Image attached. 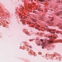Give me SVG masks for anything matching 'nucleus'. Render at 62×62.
<instances>
[{
    "mask_svg": "<svg viewBox=\"0 0 62 62\" xmlns=\"http://www.w3.org/2000/svg\"><path fill=\"white\" fill-rule=\"evenodd\" d=\"M48 42L49 43H53V41L49 40Z\"/></svg>",
    "mask_w": 62,
    "mask_h": 62,
    "instance_id": "1",
    "label": "nucleus"
},
{
    "mask_svg": "<svg viewBox=\"0 0 62 62\" xmlns=\"http://www.w3.org/2000/svg\"><path fill=\"white\" fill-rule=\"evenodd\" d=\"M49 32H52V31H53V30H48Z\"/></svg>",
    "mask_w": 62,
    "mask_h": 62,
    "instance_id": "2",
    "label": "nucleus"
},
{
    "mask_svg": "<svg viewBox=\"0 0 62 62\" xmlns=\"http://www.w3.org/2000/svg\"><path fill=\"white\" fill-rule=\"evenodd\" d=\"M56 15L57 16H59V14L57 13H56Z\"/></svg>",
    "mask_w": 62,
    "mask_h": 62,
    "instance_id": "3",
    "label": "nucleus"
},
{
    "mask_svg": "<svg viewBox=\"0 0 62 62\" xmlns=\"http://www.w3.org/2000/svg\"><path fill=\"white\" fill-rule=\"evenodd\" d=\"M40 2H43V0H38Z\"/></svg>",
    "mask_w": 62,
    "mask_h": 62,
    "instance_id": "4",
    "label": "nucleus"
},
{
    "mask_svg": "<svg viewBox=\"0 0 62 62\" xmlns=\"http://www.w3.org/2000/svg\"><path fill=\"white\" fill-rule=\"evenodd\" d=\"M42 43V44L41 45L43 46L44 45V43Z\"/></svg>",
    "mask_w": 62,
    "mask_h": 62,
    "instance_id": "5",
    "label": "nucleus"
},
{
    "mask_svg": "<svg viewBox=\"0 0 62 62\" xmlns=\"http://www.w3.org/2000/svg\"><path fill=\"white\" fill-rule=\"evenodd\" d=\"M50 20L51 22H52L54 20V19H51Z\"/></svg>",
    "mask_w": 62,
    "mask_h": 62,
    "instance_id": "6",
    "label": "nucleus"
},
{
    "mask_svg": "<svg viewBox=\"0 0 62 62\" xmlns=\"http://www.w3.org/2000/svg\"><path fill=\"white\" fill-rule=\"evenodd\" d=\"M52 37V36H50L48 38H51Z\"/></svg>",
    "mask_w": 62,
    "mask_h": 62,
    "instance_id": "7",
    "label": "nucleus"
},
{
    "mask_svg": "<svg viewBox=\"0 0 62 62\" xmlns=\"http://www.w3.org/2000/svg\"><path fill=\"white\" fill-rule=\"evenodd\" d=\"M40 40L41 41H42V42H43V39H40Z\"/></svg>",
    "mask_w": 62,
    "mask_h": 62,
    "instance_id": "8",
    "label": "nucleus"
},
{
    "mask_svg": "<svg viewBox=\"0 0 62 62\" xmlns=\"http://www.w3.org/2000/svg\"><path fill=\"white\" fill-rule=\"evenodd\" d=\"M60 24H59L58 25H57V26H60Z\"/></svg>",
    "mask_w": 62,
    "mask_h": 62,
    "instance_id": "9",
    "label": "nucleus"
},
{
    "mask_svg": "<svg viewBox=\"0 0 62 62\" xmlns=\"http://www.w3.org/2000/svg\"><path fill=\"white\" fill-rule=\"evenodd\" d=\"M34 21H35V22H36L37 21V20L36 19H34Z\"/></svg>",
    "mask_w": 62,
    "mask_h": 62,
    "instance_id": "10",
    "label": "nucleus"
},
{
    "mask_svg": "<svg viewBox=\"0 0 62 62\" xmlns=\"http://www.w3.org/2000/svg\"><path fill=\"white\" fill-rule=\"evenodd\" d=\"M29 47H30V48H32V47H31V46H29Z\"/></svg>",
    "mask_w": 62,
    "mask_h": 62,
    "instance_id": "11",
    "label": "nucleus"
},
{
    "mask_svg": "<svg viewBox=\"0 0 62 62\" xmlns=\"http://www.w3.org/2000/svg\"><path fill=\"white\" fill-rule=\"evenodd\" d=\"M34 13H35V12H36V11H33Z\"/></svg>",
    "mask_w": 62,
    "mask_h": 62,
    "instance_id": "12",
    "label": "nucleus"
},
{
    "mask_svg": "<svg viewBox=\"0 0 62 62\" xmlns=\"http://www.w3.org/2000/svg\"><path fill=\"white\" fill-rule=\"evenodd\" d=\"M42 49H44V47L42 46Z\"/></svg>",
    "mask_w": 62,
    "mask_h": 62,
    "instance_id": "13",
    "label": "nucleus"
},
{
    "mask_svg": "<svg viewBox=\"0 0 62 62\" xmlns=\"http://www.w3.org/2000/svg\"><path fill=\"white\" fill-rule=\"evenodd\" d=\"M34 20H35V19H32V20H33V21H34Z\"/></svg>",
    "mask_w": 62,
    "mask_h": 62,
    "instance_id": "14",
    "label": "nucleus"
},
{
    "mask_svg": "<svg viewBox=\"0 0 62 62\" xmlns=\"http://www.w3.org/2000/svg\"><path fill=\"white\" fill-rule=\"evenodd\" d=\"M38 26V27H40V26H39V25H37Z\"/></svg>",
    "mask_w": 62,
    "mask_h": 62,
    "instance_id": "15",
    "label": "nucleus"
},
{
    "mask_svg": "<svg viewBox=\"0 0 62 62\" xmlns=\"http://www.w3.org/2000/svg\"><path fill=\"white\" fill-rule=\"evenodd\" d=\"M40 44H38V45H39V46L40 45Z\"/></svg>",
    "mask_w": 62,
    "mask_h": 62,
    "instance_id": "16",
    "label": "nucleus"
},
{
    "mask_svg": "<svg viewBox=\"0 0 62 62\" xmlns=\"http://www.w3.org/2000/svg\"><path fill=\"white\" fill-rule=\"evenodd\" d=\"M51 34H53V33L52 32H51Z\"/></svg>",
    "mask_w": 62,
    "mask_h": 62,
    "instance_id": "17",
    "label": "nucleus"
},
{
    "mask_svg": "<svg viewBox=\"0 0 62 62\" xmlns=\"http://www.w3.org/2000/svg\"><path fill=\"white\" fill-rule=\"evenodd\" d=\"M60 13H61V14H62V12H60Z\"/></svg>",
    "mask_w": 62,
    "mask_h": 62,
    "instance_id": "18",
    "label": "nucleus"
},
{
    "mask_svg": "<svg viewBox=\"0 0 62 62\" xmlns=\"http://www.w3.org/2000/svg\"><path fill=\"white\" fill-rule=\"evenodd\" d=\"M48 1H50V0H47Z\"/></svg>",
    "mask_w": 62,
    "mask_h": 62,
    "instance_id": "19",
    "label": "nucleus"
},
{
    "mask_svg": "<svg viewBox=\"0 0 62 62\" xmlns=\"http://www.w3.org/2000/svg\"><path fill=\"white\" fill-rule=\"evenodd\" d=\"M37 9V10H38V8Z\"/></svg>",
    "mask_w": 62,
    "mask_h": 62,
    "instance_id": "20",
    "label": "nucleus"
},
{
    "mask_svg": "<svg viewBox=\"0 0 62 62\" xmlns=\"http://www.w3.org/2000/svg\"><path fill=\"white\" fill-rule=\"evenodd\" d=\"M54 33H55V32L54 33H53V34H54Z\"/></svg>",
    "mask_w": 62,
    "mask_h": 62,
    "instance_id": "21",
    "label": "nucleus"
},
{
    "mask_svg": "<svg viewBox=\"0 0 62 62\" xmlns=\"http://www.w3.org/2000/svg\"><path fill=\"white\" fill-rule=\"evenodd\" d=\"M24 8H23V9H24Z\"/></svg>",
    "mask_w": 62,
    "mask_h": 62,
    "instance_id": "22",
    "label": "nucleus"
},
{
    "mask_svg": "<svg viewBox=\"0 0 62 62\" xmlns=\"http://www.w3.org/2000/svg\"><path fill=\"white\" fill-rule=\"evenodd\" d=\"M37 29H38V28H36Z\"/></svg>",
    "mask_w": 62,
    "mask_h": 62,
    "instance_id": "23",
    "label": "nucleus"
},
{
    "mask_svg": "<svg viewBox=\"0 0 62 62\" xmlns=\"http://www.w3.org/2000/svg\"><path fill=\"white\" fill-rule=\"evenodd\" d=\"M47 23H48V22H47Z\"/></svg>",
    "mask_w": 62,
    "mask_h": 62,
    "instance_id": "24",
    "label": "nucleus"
},
{
    "mask_svg": "<svg viewBox=\"0 0 62 62\" xmlns=\"http://www.w3.org/2000/svg\"><path fill=\"white\" fill-rule=\"evenodd\" d=\"M47 23H48V22H47Z\"/></svg>",
    "mask_w": 62,
    "mask_h": 62,
    "instance_id": "25",
    "label": "nucleus"
}]
</instances>
